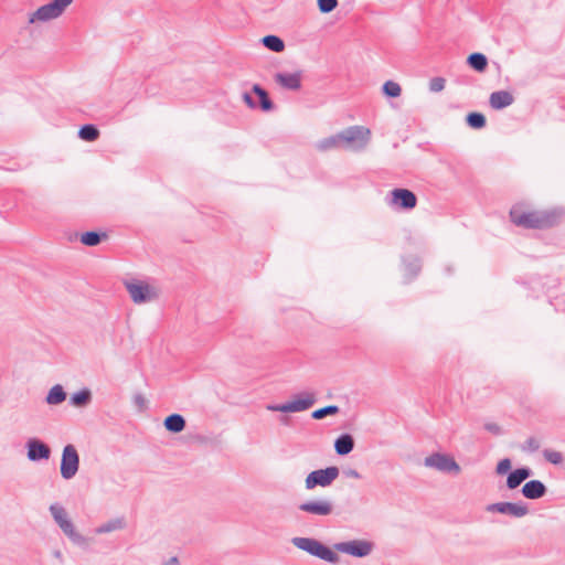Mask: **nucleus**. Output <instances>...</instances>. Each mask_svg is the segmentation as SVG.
<instances>
[{"instance_id": "obj_5", "label": "nucleus", "mask_w": 565, "mask_h": 565, "mask_svg": "<svg viewBox=\"0 0 565 565\" xmlns=\"http://www.w3.org/2000/svg\"><path fill=\"white\" fill-rule=\"evenodd\" d=\"M124 285L135 303H146L158 298V290L145 281L131 279Z\"/></svg>"}, {"instance_id": "obj_32", "label": "nucleus", "mask_w": 565, "mask_h": 565, "mask_svg": "<svg viewBox=\"0 0 565 565\" xmlns=\"http://www.w3.org/2000/svg\"><path fill=\"white\" fill-rule=\"evenodd\" d=\"M382 90L387 97L392 98L398 97L402 93L399 84L393 81L385 82L382 87Z\"/></svg>"}, {"instance_id": "obj_6", "label": "nucleus", "mask_w": 565, "mask_h": 565, "mask_svg": "<svg viewBox=\"0 0 565 565\" xmlns=\"http://www.w3.org/2000/svg\"><path fill=\"white\" fill-rule=\"evenodd\" d=\"M316 403L315 395L311 393L298 394L295 399L284 404H268L266 408L270 412L298 413L309 409Z\"/></svg>"}, {"instance_id": "obj_38", "label": "nucleus", "mask_w": 565, "mask_h": 565, "mask_svg": "<svg viewBox=\"0 0 565 565\" xmlns=\"http://www.w3.org/2000/svg\"><path fill=\"white\" fill-rule=\"evenodd\" d=\"M259 106L264 111H269L274 108V104L270 100L267 92L260 95L259 97Z\"/></svg>"}, {"instance_id": "obj_19", "label": "nucleus", "mask_w": 565, "mask_h": 565, "mask_svg": "<svg viewBox=\"0 0 565 565\" xmlns=\"http://www.w3.org/2000/svg\"><path fill=\"white\" fill-rule=\"evenodd\" d=\"M531 476L532 470L529 467L518 468L509 473L507 478V487L511 490L516 489Z\"/></svg>"}, {"instance_id": "obj_44", "label": "nucleus", "mask_w": 565, "mask_h": 565, "mask_svg": "<svg viewBox=\"0 0 565 565\" xmlns=\"http://www.w3.org/2000/svg\"><path fill=\"white\" fill-rule=\"evenodd\" d=\"M253 92H254L258 97H260V95H263L264 93H266V90H265L263 87H260L258 84H255V85L253 86Z\"/></svg>"}, {"instance_id": "obj_18", "label": "nucleus", "mask_w": 565, "mask_h": 565, "mask_svg": "<svg viewBox=\"0 0 565 565\" xmlns=\"http://www.w3.org/2000/svg\"><path fill=\"white\" fill-rule=\"evenodd\" d=\"M514 102L513 95L508 90H497L490 95L489 103L493 109H503Z\"/></svg>"}, {"instance_id": "obj_10", "label": "nucleus", "mask_w": 565, "mask_h": 565, "mask_svg": "<svg viewBox=\"0 0 565 565\" xmlns=\"http://www.w3.org/2000/svg\"><path fill=\"white\" fill-rule=\"evenodd\" d=\"M387 204L394 209L409 211L417 204V196L408 189H394L390 192Z\"/></svg>"}, {"instance_id": "obj_31", "label": "nucleus", "mask_w": 565, "mask_h": 565, "mask_svg": "<svg viewBox=\"0 0 565 565\" xmlns=\"http://www.w3.org/2000/svg\"><path fill=\"white\" fill-rule=\"evenodd\" d=\"M339 407L337 405H328L322 408H318L312 412L311 417L313 419H322L329 415H335L339 413Z\"/></svg>"}, {"instance_id": "obj_26", "label": "nucleus", "mask_w": 565, "mask_h": 565, "mask_svg": "<svg viewBox=\"0 0 565 565\" xmlns=\"http://www.w3.org/2000/svg\"><path fill=\"white\" fill-rule=\"evenodd\" d=\"M124 527H125L124 518H116V519L109 520L106 523L96 527L95 532L97 534H105V533H110V532H114L117 530H121Z\"/></svg>"}, {"instance_id": "obj_35", "label": "nucleus", "mask_w": 565, "mask_h": 565, "mask_svg": "<svg viewBox=\"0 0 565 565\" xmlns=\"http://www.w3.org/2000/svg\"><path fill=\"white\" fill-rule=\"evenodd\" d=\"M317 2L322 13H329L338 7V0H317Z\"/></svg>"}, {"instance_id": "obj_36", "label": "nucleus", "mask_w": 565, "mask_h": 565, "mask_svg": "<svg viewBox=\"0 0 565 565\" xmlns=\"http://www.w3.org/2000/svg\"><path fill=\"white\" fill-rule=\"evenodd\" d=\"M446 79L440 76L433 77L429 81V90L433 93H439L445 88Z\"/></svg>"}, {"instance_id": "obj_42", "label": "nucleus", "mask_w": 565, "mask_h": 565, "mask_svg": "<svg viewBox=\"0 0 565 565\" xmlns=\"http://www.w3.org/2000/svg\"><path fill=\"white\" fill-rule=\"evenodd\" d=\"M343 473L348 478L361 479L360 472L358 470H355V469H347V470L343 471Z\"/></svg>"}, {"instance_id": "obj_40", "label": "nucleus", "mask_w": 565, "mask_h": 565, "mask_svg": "<svg viewBox=\"0 0 565 565\" xmlns=\"http://www.w3.org/2000/svg\"><path fill=\"white\" fill-rule=\"evenodd\" d=\"M134 404L138 407L139 411H143L146 409L147 401L142 394H135Z\"/></svg>"}, {"instance_id": "obj_33", "label": "nucleus", "mask_w": 565, "mask_h": 565, "mask_svg": "<svg viewBox=\"0 0 565 565\" xmlns=\"http://www.w3.org/2000/svg\"><path fill=\"white\" fill-rule=\"evenodd\" d=\"M422 269V265L418 258H413L408 262L405 260V270L409 275V279L415 278Z\"/></svg>"}, {"instance_id": "obj_29", "label": "nucleus", "mask_w": 565, "mask_h": 565, "mask_svg": "<svg viewBox=\"0 0 565 565\" xmlns=\"http://www.w3.org/2000/svg\"><path fill=\"white\" fill-rule=\"evenodd\" d=\"M106 233H98L95 231H88L82 234L81 243L86 246H96L102 242L103 237H106Z\"/></svg>"}, {"instance_id": "obj_20", "label": "nucleus", "mask_w": 565, "mask_h": 565, "mask_svg": "<svg viewBox=\"0 0 565 565\" xmlns=\"http://www.w3.org/2000/svg\"><path fill=\"white\" fill-rule=\"evenodd\" d=\"M354 448V439L350 434L340 435L334 441V450L339 456L350 454Z\"/></svg>"}, {"instance_id": "obj_37", "label": "nucleus", "mask_w": 565, "mask_h": 565, "mask_svg": "<svg viewBox=\"0 0 565 565\" xmlns=\"http://www.w3.org/2000/svg\"><path fill=\"white\" fill-rule=\"evenodd\" d=\"M540 441L535 437H530L522 445L521 449L527 452H535L540 449Z\"/></svg>"}, {"instance_id": "obj_24", "label": "nucleus", "mask_w": 565, "mask_h": 565, "mask_svg": "<svg viewBox=\"0 0 565 565\" xmlns=\"http://www.w3.org/2000/svg\"><path fill=\"white\" fill-rule=\"evenodd\" d=\"M339 137H341V131L320 140L317 143V148L321 151H327L334 148H343L342 138Z\"/></svg>"}, {"instance_id": "obj_27", "label": "nucleus", "mask_w": 565, "mask_h": 565, "mask_svg": "<svg viewBox=\"0 0 565 565\" xmlns=\"http://www.w3.org/2000/svg\"><path fill=\"white\" fill-rule=\"evenodd\" d=\"M92 401V393L88 388H83L71 396V404L76 407H85Z\"/></svg>"}, {"instance_id": "obj_22", "label": "nucleus", "mask_w": 565, "mask_h": 565, "mask_svg": "<svg viewBox=\"0 0 565 565\" xmlns=\"http://www.w3.org/2000/svg\"><path fill=\"white\" fill-rule=\"evenodd\" d=\"M467 64L475 71L482 73L487 70L488 58L484 54L475 52L467 58Z\"/></svg>"}, {"instance_id": "obj_41", "label": "nucleus", "mask_w": 565, "mask_h": 565, "mask_svg": "<svg viewBox=\"0 0 565 565\" xmlns=\"http://www.w3.org/2000/svg\"><path fill=\"white\" fill-rule=\"evenodd\" d=\"M484 429L490 431L493 435H500L501 434V427L497 425L495 423H487L484 425Z\"/></svg>"}, {"instance_id": "obj_21", "label": "nucleus", "mask_w": 565, "mask_h": 565, "mask_svg": "<svg viewBox=\"0 0 565 565\" xmlns=\"http://www.w3.org/2000/svg\"><path fill=\"white\" fill-rule=\"evenodd\" d=\"M163 425L168 431L178 434L185 428L186 423L182 415L171 414L166 417Z\"/></svg>"}, {"instance_id": "obj_43", "label": "nucleus", "mask_w": 565, "mask_h": 565, "mask_svg": "<svg viewBox=\"0 0 565 565\" xmlns=\"http://www.w3.org/2000/svg\"><path fill=\"white\" fill-rule=\"evenodd\" d=\"M243 97H244L245 103H246L249 107H252V108H255V107H256V103L254 102L253 97H252L248 93H245V94L243 95Z\"/></svg>"}, {"instance_id": "obj_34", "label": "nucleus", "mask_w": 565, "mask_h": 565, "mask_svg": "<svg viewBox=\"0 0 565 565\" xmlns=\"http://www.w3.org/2000/svg\"><path fill=\"white\" fill-rule=\"evenodd\" d=\"M543 456L546 461L553 465H561L563 462V455L559 451L553 449H544Z\"/></svg>"}, {"instance_id": "obj_30", "label": "nucleus", "mask_w": 565, "mask_h": 565, "mask_svg": "<svg viewBox=\"0 0 565 565\" xmlns=\"http://www.w3.org/2000/svg\"><path fill=\"white\" fill-rule=\"evenodd\" d=\"M466 121H467L468 126L473 129H481L487 124L484 115L481 113H477V111L469 113L467 115Z\"/></svg>"}, {"instance_id": "obj_1", "label": "nucleus", "mask_w": 565, "mask_h": 565, "mask_svg": "<svg viewBox=\"0 0 565 565\" xmlns=\"http://www.w3.org/2000/svg\"><path fill=\"white\" fill-rule=\"evenodd\" d=\"M512 223L524 228H545L554 223V216L547 213L523 212L518 207L510 211Z\"/></svg>"}, {"instance_id": "obj_15", "label": "nucleus", "mask_w": 565, "mask_h": 565, "mask_svg": "<svg viewBox=\"0 0 565 565\" xmlns=\"http://www.w3.org/2000/svg\"><path fill=\"white\" fill-rule=\"evenodd\" d=\"M26 449V456L30 461L47 460L51 456L50 447L38 438L29 439Z\"/></svg>"}, {"instance_id": "obj_7", "label": "nucleus", "mask_w": 565, "mask_h": 565, "mask_svg": "<svg viewBox=\"0 0 565 565\" xmlns=\"http://www.w3.org/2000/svg\"><path fill=\"white\" fill-rule=\"evenodd\" d=\"M73 2V0H53L52 2L40 7L29 19L30 23L35 21L46 22L62 15L64 10Z\"/></svg>"}, {"instance_id": "obj_4", "label": "nucleus", "mask_w": 565, "mask_h": 565, "mask_svg": "<svg viewBox=\"0 0 565 565\" xmlns=\"http://www.w3.org/2000/svg\"><path fill=\"white\" fill-rule=\"evenodd\" d=\"M370 129L363 126H351L341 131L343 148L362 150L370 141Z\"/></svg>"}, {"instance_id": "obj_3", "label": "nucleus", "mask_w": 565, "mask_h": 565, "mask_svg": "<svg viewBox=\"0 0 565 565\" xmlns=\"http://www.w3.org/2000/svg\"><path fill=\"white\" fill-rule=\"evenodd\" d=\"M50 512L54 519V521L58 524L63 533L76 545L83 546L87 544V539L81 535L73 524V522L68 519L67 512L58 503L51 504Z\"/></svg>"}, {"instance_id": "obj_39", "label": "nucleus", "mask_w": 565, "mask_h": 565, "mask_svg": "<svg viewBox=\"0 0 565 565\" xmlns=\"http://www.w3.org/2000/svg\"><path fill=\"white\" fill-rule=\"evenodd\" d=\"M511 469V460L509 458H504L499 461L497 465V473L505 475Z\"/></svg>"}, {"instance_id": "obj_9", "label": "nucleus", "mask_w": 565, "mask_h": 565, "mask_svg": "<svg viewBox=\"0 0 565 565\" xmlns=\"http://www.w3.org/2000/svg\"><path fill=\"white\" fill-rule=\"evenodd\" d=\"M79 468V455L73 445H66L62 451L60 471L65 480L74 478Z\"/></svg>"}, {"instance_id": "obj_25", "label": "nucleus", "mask_w": 565, "mask_h": 565, "mask_svg": "<svg viewBox=\"0 0 565 565\" xmlns=\"http://www.w3.org/2000/svg\"><path fill=\"white\" fill-rule=\"evenodd\" d=\"M263 45L275 53H280L285 50V42L277 35L269 34L262 39Z\"/></svg>"}, {"instance_id": "obj_13", "label": "nucleus", "mask_w": 565, "mask_h": 565, "mask_svg": "<svg viewBox=\"0 0 565 565\" xmlns=\"http://www.w3.org/2000/svg\"><path fill=\"white\" fill-rule=\"evenodd\" d=\"M487 511L509 514L514 518H523L529 513V508L527 504L523 502H497L489 504Z\"/></svg>"}, {"instance_id": "obj_23", "label": "nucleus", "mask_w": 565, "mask_h": 565, "mask_svg": "<svg viewBox=\"0 0 565 565\" xmlns=\"http://www.w3.org/2000/svg\"><path fill=\"white\" fill-rule=\"evenodd\" d=\"M66 399V393L62 385L56 384L49 391L45 402L49 405H58Z\"/></svg>"}, {"instance_id": "obj_12", "label": "nucleus", "mask_w": 565, "mask_h": 565, "mask_svg": "<svg viewBox=\"0 0 565 565\" xmlns=\"http://www.w3.org/2000/svg\"><path fill=\"white\" fill-rule=\"evenodd\" d=\"M334 548L338 552L345 553L354 557H365L372 552L373 543L365 540H353L337 543Z\"/></svg>"}, {"instance_id": "obj_14", "label": "nucleus", "mask_w": 565, "mask_h": 565, "mask_svg": "<svg viewBox=\"0 0 565 565\" xmlns=\"http://www.w3.org/2000/svg\"><path fill=\"white\" fill-rule=\"evenodd\" d=\"M298 509L316 516H328L333 512V503L329 499H316L302 502Z\"/></svg>"}, {"instance_id": "obj_17", "label": "nucleus", "mask_w": 565, "mask_h": 565, "mask_svg": "<svg viewBox=\"0 0 565 565\" xmlns=\"http://www.w3.org/2000/svg\"><path fill=\"white\" fill-rule=\"evenodd\" d=\"M547 488L540 480H530L521 489L526 499L536 500L546 494Z\"/></svg>"}, {"instance_id": "obj_11", "label": "nucleus", "mask_w": 565, "mask_h": 565, "mask_svg": "<svg viewBox=\"0 0 565 565\" xmlns=\"http://www.w3.org/2000/svg\"><path fill=\"white\" fill-rule=\"evenodd\" d=\"M424 463L426 467L434 468L441 472H454L455 475L460 472V467L456 460L445 454L435 452L426 457Z\"/></svg>"}, {"instance_id": "obj_8", "label": "nucleus", "mask_w": 565, "mask_h": 565, "mask_svg": "<svg viewBox=\"0 0 565 565\" xmlns=\"http://www.w3.org/2000/svg\"><path fill=\"white\" fill-rule=\"evenodd\" d=\"M340 470L335 466H330L324 469H318L310 472L306 480V489L311 490L316 487H329L339 477Z\"/></svg>"}, {"instance_id": "obj_45", "label": "nucleus", "mask_w": 565, "mask_h": 565, "mask_svg": "<svg viewBox=\"0 0 565 565\" xmlns=\"http://www.w3.org/2000/svg\"><path fill=\"white\" fill-rule=\"evenodd\" d=\"M280 422H281L282 424L287 425V424H288V422H289V418H288V417H281V418H280Z\"/></svg>"}, {"instance_id": "obj_16", "label": "nucleus", "mask_w": 565, "mask_h": 565, "mask_svg": "<svg viewBox=\"0 0 565 565\" xmlns=\"http://www.w3.org/2000/svg\"><path fill=\"white\" fill-rule=\"evenodd\" d=\"M275 82L282 88L298 90L301 87V73H276Z\"/></svg>"}, {"instance_id": "obj_2", "label": "nucleus", "mask_w": 565, "mask_h": 565, "mask_svg": "<svg viewBox=\"0 0 565 565\" xmlns=\"http://www.w3.org/2000/svg\"><path fill=\"white\" fill-rule=\"evenodd\" d=\"M291 543L297 548L305 551L308 554L322 561L329 562L331 564H337L339 562V555L316 539L296 536L291 539Z\"/></svg>"}, {"instance_id": "obj_28", "label": "nucleus", "mask_w": 565, "mask_h": 565, "mask_svg": "<svg viewBox=\"0 0 565 565\" xmlns=\"http://www.w3.org/2000/svg\"><path fill=\"white\" fill-rule=\"evenodd\" d=\"M78 137L85 141H95L99 137V130L95 125L86 124L79 128Z\"/></svg>"}]
</instances>
